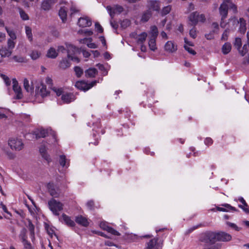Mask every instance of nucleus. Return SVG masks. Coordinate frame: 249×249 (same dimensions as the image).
<instances>
[{"label":"nucleus","mask_w":249,"mask_h":249,"mask_svg":"<svg viewBox=\"0 0 249 249\" xmlns=\"http://www.w3.org/2000/svg\"><path fill=\"white\" fill-rule=\"evenodd\" d=\"M177 49V45L172 41H168L164 45V50L168 53H174Z\"/></svg>","instance_id":"2eb2a0df"},{"label":"nucleus","mask_w":249,"mask_h":249,"mask_svg":"<svg viewBox=\"0 0 249 249\" xmlns=\"http://www.w3.org/2000/svg\"><path fill=\"white\" fill-rule=\"evenodd\" d=\"M229 34V30L228 29H226L223 32L222 36L221 37V39L223 41H226L228 39Z\"/></svg>","instance_id":"3c124183"},{"label":"nucleus","mask_w":249,"mask_h":249,"mask_svg":"<svg viewBox=\"0 0 249 249\" xmlns=\"http://www.w3.org/2000/svg\"><path fill=\"white\" fill-rule=\"evenodd\" d=\"M97 70L95 68H89L86 71V75L90 77H94L97 73Z\"/></svg>","instance_id":"58836bf2"},{"label":"nucleus","mask_w":249,"mask_h":249,"mask_svg":"<svg viewBox=\"0 0 249 249\" xmlns=\"http://www.w3.org/2000/svg\"><path fill=\"white\" fill-rule=\"evenodd\" d=\"M228 225L231 227V228H233L236 231H239L241 229L240 228H239L237 227L235 224L231 223V222H228Z\"/></svg>","instance_id":"69168bd1"},{"label":"nucleus","mask_w":249,"mask_h":249,"mask_svg":"<svg viewBox=\"0 0 249 249\" xmlns=\"http://www.w3.org/2000/svg\"><path fill=\"white\" fill-rule=\"evenodd\" d=\"M49 134L52 135L54 141H56L55 134L51 129H45L43 128L38 129L36 131V137L44 138L48 135Z\"/></svg>","instance_id":"6e6552de"},{"label":"nucleus","mask_w":249,"mask_h":249,"mask_svg":"<svg viewBox=\"0 0 249 249\" xmlns=\"http://www.w3.org/2000/svg\"><path fill=\"white\" fill-rule=\"evenodd\" d=\"M70 66V63L66 58L63 59L59 63V67L62 69H66Z\"/></svg>","instance_id":"e433bc0d"},{"label":"nucleus","mask_w":249,"mask_h":249,"mask_svg":"<svg viewBox=\"0 0 249 249\" xmlns=\"http://www.w3.org/2000/svg\"><path fill=\"white\" fill-rule=\"evenodd\" d=\"M39 151L42 156V157L46 160L48 162L51 161V158L50 156L46 153V149L45 147L40 148Z\"/></svg>","instance_id":"4c0bfd02"},{"label":"nucleus","mask_w":249,"mask_h":249,"mask_svg":"<svg viewBox=\"0 0 249 249\" xmlns=\"http://www.w3.org/2000/svg\"><path fill=\"white\" fill-rule=\"evenodd\" d=\"M52 6V0H44L41 4V7L44 10H49Z\"/></svg>","instance_id":"72a5a7b5"},{"label":"nucleus","mask_w":249,"mask_h":249,"mask_svg":"<svg viewBox=\"0 0 249 249\" xmlns=\"http://www.w3.org/2000/svg\"><path fill=\"white\" fill-rule=\"evenodd\" d=\"M231 43L229 42L225 43L222 47V52L225 54H228L231 51Z\"/></svg>","instance_id":"473e14b6"},{"label":"nucleus","mask_w":249,"mask_h":249,"mask_svg":"<svg viewBox=\"0 0 249 249\" xmlns=\"http://www.w3.org/2000/svg\"><path fill=\"white\" fill-rule=\"evenodd\" d=\"M12 83L13 89L16 95V98L18 99L22 98L23 95L21 92V89L18 86L17 80L16 79H13Z\"/></svg>","instance_id":"ddd939ff"},{"label":"nucleus","mask_w":249,"mask_h":249,"mask_svg":"<svg viewBox=\"0 0 249 249\" xmlns=\"http://www.w3.org/2000/svg\"><path fill=\"white\" fill-rule=\"evenodd\" d=\"M130 24V21L128 19H125L122 21L121 25L123 28H125L127 26H129Z\"/></svg>","instance_id":"4d7b16f0"},{"label":"nucleus","mask_w":249,"mask_h":249,"mask_svg":"<svg viewBox=\"0 0 249 249\" xmlns=\"http://www.w3.org/2000/svg\"><path fill=\"white\" fill-rule=\"evenodd\" d=\"M99 226H100V227L102 229L107 231L108 233H110L112 234V235H117V236H119L120 235V233L118 231H117L113 228H112L110 227H109L107 225V222H101L100 223Z\"/></svg>","instance_id":"4468645a"},{"label":"nucleus","mask_w":249,"mask_h":249,"mask_svg":"<svg viewBox=\"0 0 249 249\" xmlns=\"http://www.w3.org/2000/svg\"><path fill=\"white\" fill-rule=\"evenodd\" d=\"M1 77L3 79L5 84L7 86H9L10 85L11 81L9 79V78L6 75L1 74Z\"/></svg>","instance_id":"bf43d9fd"},{"label":"nucleus","mask_w":249,"mask_h":249,"mask_svg":"<svg viewBox=\"0 0 249 249\" xmlns=\"http://www.w3.org/2000/svg\"><path fill=\"white\" fill-rule=\"evenodd\" d=\"M59 163L63 168H68L69 166V160H67L65 155H61L59 158Z\"/></svg>","instance_id":"cd10ccee"},{"label":"nucleus","mask_w":249,"mask_h":249,"mask_svg":"<svg viewBox=\"0 0 249 249\" xmlns=\"http://www.w3.org/2000/svg\"><path fill=\"white\" fill-rule=\"evenodd\" d=\"M184 48L189 53L192 55H195L196 54V52L195 50H194L191 47L188 46V45H184Z\"/></svg>","instance_id":"864d4df0"},{"label":"nucleus","mask_w":249,"mask_h":249,"mask_svg":"<svg viewBox=\"0 0 249 249\" xmlns=\"http://www.w3.org/2000/svg\"><path fill=\"white\" fill-rule=\"evenodd\" d=\"M78 33L79 34H85L89 36L92 35L93 34V31L90 30H79Z\"/></svg>","instance_id":"8fccbe9b"},{"label":"nucleus","mask_w":249,"mask_h":249,"mask_svg":"<svg viewBox=\"0 0 249 249\" xmlns=\"http://www.w3.org/2000/svg\"><path fill=\"white\" fill-rule=\"evenodd\" d=\"M75 220L77 224L84 227H87L89 224L87 218L82 215L76 216Z\"/></svg>","instance_id":"aec40b11"},{"label":"nucleus","mask_w":249,"mask_h":249,"mask_svg":"<svg viewBox=\"0 0 249 249\" xmlns=\"http://www.w3.org/2000/svg\"><path fill=\"white\" fill-rule=\"evenodd\" d=\"M5 153L6 154V155L8 156V158L10 159H13L15 156V155L11 152L7 151L5 149H3Z\"/></svg>","instance_id":"e2e57ef3"},{"label":"nucleus","mask_w":249,"mask_h":249,"mask_svg":"<svg viewBox=\"0 0 249 249\" xmlns=\"http://www.w3.org/2000/svg\"><path fill=\"white\" fill-rule=\"evenodd\" d=\"M25 32L26 36L30 41L33 40V36L32 33V30L30 27L28 26L25 27Z\"/></svg>","instance_id":"49530a36"},{"label":"nucleus","mask_w":249,"mask_h":249,"mask_svg":"<svg viewBox=\"0 0 249 249\" xmlns=\"http://www.w3.org/2000/svg\"><path fill=\"white\" fill-rule=\"evenodd\" d=\"M74 71L77 77H80L83 72L82 69L78 66L74 67Z\"/></svg>","instance_id":"603ef678"},{"label":"nucleus","mask_w":249,"mask_h":249,"mask_svg":"<svg viewBox=\"0 0 249 249\" xmlns=\"http://www.w3.org/2000/svg\"><path fill=\"white\" fill-rule=\"evenodd\" d=\"M241 39L239 37L235 38V41L234 42V46L238 50V51H239V50L241 49Z\"/></svg>","instance_id":"a18cd8bd"},{"label":"nucleus","mask_w":249,"mask_h":249,"mask_svg":"<svg viewBox=\"0 0 249 249\" xmlns=\"http://www.w3.org/2000/svg\"><path fill=\"white\" fill-rule=\"evenodd\" d=\"M68 10V8L66 5L61 6L59 11V16L63 22H65L67 20Z\"/></svg>","instance_id":"6ab92c4d"},{"label":"nucleus","mask_w":249,"mask_h":249,"mask_svg":"<svg viewBox=\"0 0 249 249\" xmlns=\"http://www.w3.org/2000/svg\"><path fill=\"white\" fill-rule=\"evenodd\" d=\"M27 228L30 231V235L32 241L35 239V226L33 224L31 220H28Z\"/></svg>","instance_id":"5701e85b"},{"label":"nucleus","mask_w":249,"mask_h":249,"mask_svg":"<svg viewBox=\"0 0 249 249\" xmlns=\"http://www.w3.org/2000/svg\"><path fill=\"white\" fill-rule=\"evenodd\" d=\"M149 48L151 50L155 51L157 49L156 38H150L148 42Z\"/></svg>","instance_id":"c9c22d12"},{"label":"nucleus","mask_w":249,"mask_h":249,"mask_svg":"<svg viewBox=\"0 0 249 249\" xmlns=\"http://www.w3.org/2000/svg\"><path fill=\"white\" fill-rule=\"evenodd\" d=\"M150 8L155 11H159L160 9V1L158 0H150L148 1Z\"/></svg>","instance_id":"b1692460"},{"label":"nucleus","mask_w":249,"mask_h":249,"mask_svg":"<svg viewBox=\"0 0 249 249\" xmlns=\"http://www.w3.org/2000/svg\"><path fill=\"white\" fill-rule=\"evenodd\" d=\"M23 86L25 89L28 92H32L33 91V88L29 85V81L27 79L25 78L23 81Z\"/></svg>","instance_id":"ea45409f"},{"label":"nucleus","mask_w":249,"mask_h":249,"mask_svg":"<svg viewBox=\"0 0 249 249\" xmlns=\"http://www.w3.org/2000/svg\"><path fill=\"white\" fill-rule=\"evenodd\" d=\"M59 220L62 222H64L69 227H73L75 225L74 221L71 220L70 216L65 213L62 214L61 216L59 218Z\"/></svg>","instance_id":"f3484780"},{"label":"nucleus","mask_w":249,"mask_h":249,"mask_svg":"<svg viewBox=\"0 0 249 249\" xmlns=\"http://www.w3.org/2000/svg\"><path fill=\"white\" fill-rule=\"evenodd\" d=\"M87 46L91 49H95L97 48V45L94 43L90 41H88V42L87 43Z\"/></svg>","instance_id":"338daca9"},{"label":"nucleus","mask_w":249,"mask_h":249,"mask_svg":"<svg viewBox=\"0 0 249 249\" xmlns=\"http://www.w3.org/2000/svg\"><path fill=\"white\" fill-rule=\"evenodd\" d=\"M149 38H157L158 35V30L157 27L154 25L150 27V30L149 32Z\"/></svg>","instance_id":"c756f323"},{"label":"nucleus","mask_w":249,"mask_h":249,"mask_svg":"<svg viewBox=\"0 0 249 249\" xmlns=\"http://www.w3.org/2000/svg\"><path fill=\"white\" fill-rule=\"evenodd\" d=\"M147 36V34L145 32H142L141 34L137 35L136 37V39L138 44H142L145 41Z\"/></svg>","instance_id":"a878e982"},{"label":"nucleus","mask_w":249,"mask_h":249,"mask_svg":"<svg viewBox=\"0 0 249 249\" xmlns=\"http://www.w3.org/2000/svg\"><path fill=\"white\" fill-rule=\"evenodd\" d=\"M15 39H8L7 40V48L11 51L15 48L16 42L14 41Z\"/></svg>","instance_id":"09e8293b"},{"label":"nucleus","mask_w":249,"mask_h":249,"mask_svg":"<svg viewBox=\"0 0 249 249\" xmlns=\"http://www.w3.org/2000/svg\"><path fill=\"white\" fill-rule=\"evenodd\" d=\"M151 16V13L150 11H146V12H144L141 18V21L142 22H146L150 18Z\"/></svg>","instance_id":"79ce46f5"},{"label":"nucleus","mask_w":249,"mask_h":249,"mask_svg":"<svg viewBox=\"0 0 249 249\" xmlns=\"http://www.w3.org/2000/svg\"><path fill=\"white\" fill-rule=\"evenodd\" d=\"M239 24H240V27L239 28V32L242 34H244L246 31V21L243 18H240Z\"/></svg>","instance_id":"c85d7f7f"},{"label":"nucleus","mask_w":249,"mask_h":249,"mask_svg":"<svg viewBox=\"0 0 249 249\" xmlns=\"http://www.w3.org/2000/svg\"><path fill=\"white\" fill-rule=\"evenodd\" d=\"M23 245V249H34L31 244L29 242L22 243Z\"/></svg>","instance_id":"6e6d98bb"},{"label":"nucleus","mask_w":249,"mask_h":249,"mask_svg":"<svg viewBox=\"0 0 249 249\" xmlns=\"http://www.w3.org/2000/svg\"><path fill=\"white\" fill-rule=\"evenodd\" d=\"M49 209L55 215H59V212L63 209V204L54 199H51L48 202Z\"/></svg>","instance_id":"7ed1b4c3"},{"label":"nucleus","mask_w":249,"mask_h":249,"mask_svg":"<svg viewBox=\"0 0 249 249\" xmlns=\"http://www.w3.org/2000/svg\"><path fill=\"white\" fill-rule=\"evenodd\" d=\"M66 5L68 9H70L71 15L78 12V10L77 9L76 5L73 2L71 1L70 3L66 2Z\"/></svg>","instance_id":"7c9ffc66"},{"label":"nucleus","mask_w":249,"mask_h":249,"mask_svg":"<svg viewBox=\"0 0 249 249\" xmlns=\"http://www.w3.org/2000/svg\"><path fill=\"white\" fill-rule=\"evenodd\" d=\"M61 99L65 103H69L75 100L74 96L71 93L62 94Z\"/></svg>","instance_id":"412c9836"},{"label":"nucleus","mask_w":249,"mask_h":249,"mask_svg":"<svg viewBox=\"0 0 249 249\" xmlns=\"http://www.w3.org/2000/svg\"><path fill=\"white\" fill-rule=\"evenodd\" d=\"M172 9L171 5H168L164 7L161 10V15L162 16L166 15L169 14Z\"/></svg>","instance_id":"de8ad7c7"},{"label":"nucleus","mask_w":249,"mask_h":249,"mask_svg":"<svg viewBox=\"0 0 249 249\" xmlns=\"http://www.w3.org/2000/svg\"><path fill=\"white\" fill-rule=\"evenodd\" d=\"M199 241L208 245L214 244L216 242L215 232L207 231L202 233L200 235Z\"/></svg>","instance_id":"f03ea898"},{"label":"nucleus","mask_w":249,"mask_h":249,"mask_svg":"<svg viewBox=\"0 0 249 249\" xmlns=\"http://www.w3.org/2000/svg\"><path fill=\"white\" fill-rule=\"evenodd\" d=\"M5 29L7 32L8 35L10 36L9 39H16L17 36L16 35L15 32L13 30H11V29L8 28L7 27H5Z\"/></svg>","instance_id":"a19ab883"},{"label":"nucleus","mask_w":249,"mask_h":249,"mask_svg":"<svg viewBox=\"0 0 249 249\" xmlns=\"http://www.w3.org/2000/svg\"><path fill=\"white\" fill-rule=\"evenodd\" d=\"M229 9L231 10L234 13L237 12L236 5L233 3L232 0H223L222 3L219 7V13L221 16L220 25L222 28H226V23L224 22L228 16Z\"/></svg>","instance_id":"f257e3e1"},{"label":"nucleus","mask_w":249,"mask_h":249,"mask_svg":"<svg viewBox=\"0 0 249 249\" xmlns=\"http://www.w3.org/2000/svg\"><path fill=\"white\" fill-rule=\"evenodd\" d=\"M189 19L193 25H196L199 22H204L206 20V18L204 14H200L197 12L192 13L189 17Z\"/></svg>","instance_id":"20e7f679"},{"label":"nucleus","mask_w":249,"mask_h":249,"mask_svg":"<svg viewBox=\"0 0 249 249\" xmlns=\"http://www.w3.org/2000/svg\"><path fill=\"white\" fill-rule=\"evenodd\" d=\"M190 36L193 38H195L196 37V32L195 28H192L190 30L189 32Z\"/></svg>","instance_id":"680f3d73"},{"label":"nucleus","mask_w":249,"mask_h":249,"mask_svg":"<svg viewBox=\"0 0 249 249\" xmlns=\"http://www.w3.org/2000/svg\"><path fill=\"white\" fill-rule=\"evenodd\" d=\"M19 13L20 17L23 20H25L28 19V16L24 11H23V10H20Z\"/></svg>","instance_id":"13d9d810"},{"label":"nucleus","mask_w":249,"mask_h":249,"mask_svg":"<svg viewBox=\"0 0 249 249\" xmlns=\"http://www.w3.org/2000/svg\"><path fill=\"white\" fill-rule=\"evenodd\" d=\"M41 55V53L37 50H34L30 54V56L33 60L38 59Z\"/></svg>","instance_id":"c03bdc74"},{"label":"nucleus","mask_w":249,"mask_h":249,"mask_svg":"<svg viewBox=\"0 0 249 249\" xmlns=\"http://www.w3.org/2000/svg\"><path fill=\"white\" fill-rule=\"evenodd\" d=\"M227 209L226 210L225 208L217 207H216V210L219 211H222V212H225V211H235L236 209L234 207H232L229 204H225L223 205Z\"/></svg>","instance_id":"f704fd0d"},{"label":"nucleus","mask_w":249,"mask_h":249,"mask_svg":"<svg viewBox=\"0 0 249 249\" xmlns=\"http://www.w3.org/2000/svg\"><path fill=\"white\" fill-rule=\"evenodd\" d=\"M106 9L111 18H113L115 14H120L124 10L123 7L119 5H115L112 7L107 6Z\"/></svg>","instance_id":"9d476101"},{"label":"nucleus","mask_w":249,"mask_h":249,"mask_svg":"<svg viewBox=\"0 0 249 249\" xmlns=\"http://www.w3.org/2000/svg\"><path fill=\"white\" fill-rule=\"evenodd\" d=\"M238 24L239 21L235 17H232L229 19V21L227 24H226V26L227 25V29L229 31L234 30Z\"/></svg>","instance_id":"a211bd4d"},{"label":"nucleus","mask_w":249,"mask_h":249,"mask_svg":"<svg viewBox=\"0 0 249 249\" xmlns=\"http://www.w3.org/2000/svg\"><path fill=\"white\" fill-rule=\"evenodd\" d=\"M36 94L43 98L49 94V91L47 89L46 86L41 83L37 88Z\"/></svg>","instance_id":"f8f14e48"},{"label":"nucleus","mask_w":249,"mask_h":249,"mask_svg":"<svg viewBox=\"0 0 249 249\" xmlns=\"http://www.w3.org/2000/svg\"><path fill=\"white\" fill-rule=\"evenodd\" d=\"M67 53H68V57L69 59H71L72 61H76L77 62H79V58L75 56H72V53L74 54L76 53H79L80 50L76 48L75 46L71 44H69L67 46Z\"/></svg>","instance_id":"423d86ee"},{"label":"nucleus","mask_w":249,"mask_h":249,"mask_svg":"<svg viewBox=\"0 0 249 249\" xmlns=\"http://www.w3.org/2000/svg\"><path fill=\"white\" fill-rule=\"evenodd\" d=\"M58 55V52L56 49L53 47H51L46 53V56L49 58L54 59Z\"/></svg>","instance_id":"4be33fe9"},{"label":"nucleus","mask_w":249,"mask_h":249,"mask_svg":"<svg viewBox=\"0 0 249 249\" xmlns=\"http://www.w3.org/2000/svg\"><path fill=\"white\" fill-rule=\"evenodd\" d=\"M8 145L13 150L20 151L23 149L24 144L20 139H11L8 141Z\"/></svg>","instance_id":"39448f33"},{"label":"nucleus","mask_w":249,"mask_h":249,"mask_svg":"<svg viewBox=\"0 0 249 249\" xmlns=\"http://www.w3.org/2000/svg\"><path fill=\"white\" fill-rule=\"evenodd\" d=\"M19 237L22 243L28 241L27 240V230L25 228H23L19 233Z\"/></svg>","instance_id":"2f4dec72"},{"label":"nucleus","mask_w":249,"mask_h":249,"mask_svg":"<svg viewBox=\"0 0 249 249\" xmlns=\"http://www.w3.org/2000/svg\"><path fill=\"white\" fill-rule=\"evenodd\" d=\"M96 82L93 81L89 83L84 81H77L75 84V86L78 89L84 91H87L96 85Z\"/></svg>","instance_id":"0eeeda50"},{"label":"nucleus","mask_w":249,"mask_h":249,"mask_svg":"<svg viewBox=\"0 0 249 249\" xmlns=\"http://www.w3.org/2000/svg\"><path fill=\"white\" fill-rule=\"evenodd\" d=\"M12 53V51L8 48L2 47L0 49V55L2 57H9Z\"/></svg>","instance_id":"bb28decb"},{"label":"nucleus","mask_w":249,"mask_h":249,"mask_svg":"<svg viewBox=\"0 0 249 249\" xmlns=\"http://www.w3.org/2000/svg\"><path fill=\"white\" fill-rule=\"evenodd\" d=\"M92 41V39L91 37L89 38H84L83 39H80L79 41L81 44H86L88 42V41L91 42Z\"/></svg>","instance_id":"0e129e2a"},{"label":"nucleus","mask_w":249,"mask_h":249,"mask_svg":"<svg viewBox=\"0 0 249 249\" xmlns=\"http://www.w3.org/2000/svg\"><path fill=\"white\" fill-rule=\"evenodd\" d=\"M47 188L51 196L54 197H58L60 194V189L53 183H49L47 184Z\"/></svg>","instance_id":"1a4fd4ad"},{"label":"nucleus","mask_w":249,"mask_h":249,"mask_svg":"<svg viewBox=\"0 0 249 249\" xmlns=\"http://www.w3.org/2000/svg\"><path fill=\"white\" fill-rule=\"evenodd\" d=\"M247 43L244 45L242 49H240L239 51V53L242 55L244 56L245 54H246L249 49V32H248L247 34Z\"/></svg>","instance_id":"393cba45"},{"label":"nucleus","mask_w":249,"mask_h":249,"mask_svg":"<svg viewBox=\"0 0 249 249\" xmlns=\"http://www.w3.org/2000/svg\"><path fill=\"white\" fill-rule=\"evenodd\" d=\"M216 240L217 241L228 242L231 239V236L225 232H215Z\"/></svg>","instance_id":"9b49d317"},{"label":"nucleus","mask_w":249,"mask_h":249,"mask_svg":"<svg viewBox=\"0 0 249 249\" xmlns=\"http://www.w3.org/2000/svg\"><path fill=\"white\" fill-rule=\"evenodd\" d=\"M95 27L96 31L98 32L101 33L103 32V28L99 23H96L95 24Z\"/></svg>","instance_id":"052dcab7"},{"label":"nucleus","mask_w":249,"mask_h":249,"mask_svg":"<svg viewBox=\"0 0 249 249\" xmlns=\"http://www.w3.org/2000/svg\"><path fill=\"white\" fill-rule=\"evenodd\" d=\"M52 90L56 93V95L58 96L62 94L63 90L61 88L53 87L52 89Z\"/></svg>","instance_id":"5fc2aeb1"},{"label":"nucleus","mask_w":249,"mask_h":249,"mask_svg":"<svg viewBox=\"0 0 249 249\" xmlns=\"http://www.w3.org/2000/svg\"><path fill=\"white\" fill-rule=\"evenodd\" d=\"M77 24L79 27L84 28L90 26L92 22L89 17H83L79 18Z\"/></svg>","instance_id":"dca6fc26"},{"label":"nucleus","mask_w":249,"mask_h":249,"mask_svg":"<svg viewBox=\"0 0 249 249\" xmlns=\"http://www.w3.org/2000/svg\"><path fill=\"white\" fill-rule=\"evenodd\" d=\"M12 58L15 61L18 63H25L26 62V58L20 55H15Z\"/></svg>","instance_id":"37998d69"},{"label":"nucleus","mask_w":249,"mask_h":249,"mask_svg":"<svg viewBox=\"0 0 249 249\" xmlns=\"http://www.w3.org/2000/svg\"><path fill=\"white\" fill-rule=\"evenodd\" d=\"M204 143L207 145H210L213 143V141L211 138L208 137L205 139Z\"/></svg>","instance_id":"774afa93"}]
</instances>
